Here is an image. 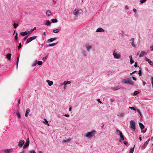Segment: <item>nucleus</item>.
<instances>
[{
    "label": "nucleus",
    "instance_id": "53",
    "mask_svg": "<svg viewBox=\"0 0 153 153\" xmlns=\"http://www.w3.org/2000/svg\"><path fill=\"white\" fill-rule=\"evenodd\" d=\"M137 62H135V64H134V66L135 67H137Z\"/></svg>",
    "mask_w": 153,
    "mask_h": 153
},
{
    "label": "nucleus",
    "instance_id": "45",
    "mask_svg": "<svg viewBox=\"0 0 153 153\" xmlns=\"http://www.w3.org/2000/svg\"><path fill=\"white\" fill-rule=\"evenodd\" d=\"M147 0H140V2L141 3L143 4L146 2Z\"/></svg>",
    "mask_w": 153,
    "mask_h": 153
},
{
    "label": "nucleus",
    "instance_id": "35",
    "mask_svg": "<svg viewBox=\"0 0 153 153\" xmlns=\"http://www.w3.org/2000/svg\"><path fill=\"white\" fill-rule=\"evenodd\" d=\"M139 69H140L139 70L138 74H139V76H140L142 75L141 68L140 67Z\"/></svg>",
    "mask_w": 153,
    "mask_h": 153
},
{
    "label": "nucleus",
    "instance_id": "4",
    "mask_svg": "<svg viewBox=\"0 0 153 153\" xmlns=\"http://www.w3.org/2000/svg\"><path fill=\"white\" fill-rule=\"evenodd\" d=\"M130 127L134 131H135V122L133 120H131L130 122Z\"/></svg>",
    "mask_w": 153,
    "mask_h": 153
},
{
    "label": "nucleus",
    "instance_id": "29",
    "mask_svg": "<svg viewBox=\"0 0 153 153\" xmlns=\"http://www.w3.org/2000/svg\"><path fill=\"white\" fill-rule=\"evenodd\" d=\"M16 114L17 115V116L19 118H20L21 115H20L19 112V111H17L16 113Z\"/></svg>",
    "mask_w": 153,
    "mask_h": 153
},
{
    "label": "nucleus",
    "instance_id": "41",
    "mask_svg": "<svg viewBox=\"0 0 153 153\" xmlns=\"http://www.w3.org/2000/svg\"><path fill=\"white\" fill-rule=\"evenodd\" d=\"M118 116L120 117H123L124 116V114L123 113H121L119 115H118Z\"/></svg>",
    "mask_w": 153,
    "mask_h": 153
},
{
    "label": "nucleus",
    "instance_id": "27",
    "mask_svg": "<svg viewBox=\"0 0 153 153\" xmlns=\"http://www.w3.org/2000/svg\"><path fill=\"white\" fill-rule=\"evenodd\" d=\"M134 146H135V145L132 148H131L130 149V151H129V153H133L134 150Z\"/></svg>",
    "mask_w": 153,
    "mask_h": 153
},
{
    "label": "nucleus",
    "instance_id": "59",
    "mask_svg": "<svg viewBox=\"0 0 153 153\" xmlns=\"http://www.w3.org/2000/svg\"><path fill=\"white\" fill-rule=\"evenodd\" d=\"M136 72V71H135L133 72L132 73H130V74L131 75L132 74H134Z\"/></svg>",
    "mask_w": 153,
    "mask_h": 153
},
{
    "label": "nucleus",
    "instance_id": "54",
    "mask_svg": "<svg viewBox=\"0 0 153 153\" xmlns=\"http://www.w3.org/2000/svg\"><path fill=\"white\" fill-rule=\"evenodd\" d=\"M97 101L99 102L100 103H102V102L100 101V99H98L97 100Z\"/></svg>",
    "mask_w": 153,
    "mask_h": 153
},
{
    "label": "nucleus",
    "instance_id": "8",
    "mask_svg": "<svg viewBox=\"0 0 153 153\" xmlns=\"http://www.w3.org/2000/svg\"><path fill=\"white\" fill-rule=\"evenodd\" d=\"M12 149H8L4 150L3 151L4 153H10L13 152Z\"/></svg>",
    "mask_w": 153,
    "mask_h": 153
},
{
    "label": "nucleus",
    "instance_id": "2",
    "mask_svg": "<svg viewBox=\"0 0 153 153\" xmlns=\"http://www.w3.org/2000/svg\"><path fill=\"white\" fill-rule=\"evenodd\" d=\"M117 134L120 136V139L119 140L120 142L124 140V136L123 134L122 133L119 129H117L116 131Z\"/></svg>",
    "mask_w": 153,
    "mask_h": 153
},
{
    "label": "nucleus",
    "instance_id": "52",
    "mask_svg": "<svg viewBox=\"0 0 153 153\" xmlns=\"http://www.w3.org/2000/svg\"><path fill=\"white\" fill-rule=\"evenodd\" d=\"M30 153H36V152L34 150H31V151H30Z\"/></svg>",
    "mask_w": 153,
    "mask_h": 153
},
{
    "label": "nucleus",
    "instance_id": "22",
    "mask_svg": "<svg viewBox=\"0 0 153 153\" xmlns=\"http://www.w3.org/2000/svg\"><path fill=\"white\" fill-rule=\"evenodd\" d=\"M146 52L145 51H141V53L139 55V57H142L146 53Z\"/></svg>",
    "mask_w": 153,
    "mask_h": 153
},
{
    "label": "nucleus",
    "instance_id": "13",
    "mask_svg": "<svg viewBox=\"0 0 153 153\" xmlns=\"http://www.w3.org/2000/svg\"><path fill=\"white\" fill-rule=\"evenodd\" d=\"M12 54L10 53H8L6 55V58L9 60H11V58Z\"/></svg>",
    "mask_w": 153,
    "mask_h": 153
},
{
    "label": "nucleus",
    "instance_id": "14",
    "mask_svg": "<svg viewBox=\"0 0 153 153\" xmlns=\"http://www.w3.org/2000/svg\"><path fill=\"white\" fill-rule=\"evenodd\" d=\"M46 82L48 83V85L49 86H51L52 85H53V82H52V81H51L49 80H46Z\"/></svg>",
    "mask_w": 153,
    "mask_h": 153
},
{
    "label": "nucleus",
    "instance_id": "21",
    "mask_svg": "<svg viewBox=\"0 0 153 153\" xmlns=\"http://www.w3.org/2000/svg\"><path fill=\"white\" fill-rule=\"evenodd\" d=\"M139 124L140 128L141 130L143 129L144 128V126L142 123H139Z\"/></svg>",
    "mask_w": 153,
    "mask_h": 153
},
{
    "label": "nucleus",
    "instance_id": "1",
    "mask_svg": "<svg viewBox=\"0 0 153 153\" xmlns=\"http://www.w3.org/2000/svg\"><path fill=\"white\" fill-rule=\"evenodd\" d=\"M122 82L131 85H133L134 84L133 82L130 78H127V79H123L122 81Z\"/></svg>",
    "mask_w": 153,
    "mask_h": 153
},
{
    "label": "nucleus",
    "instance_id": "31",
    "mask_svg": "<svg viewBox=\"0 0 153 153\" xmlns=\"http://www.w3.org/2000/svg\"><path fill=\"white\" fill-rule=\"evenodd\" d=\"M59 30L58 29H54L53 30V32L55 33H57L59 32Z\"/></svg>",
    "mask_w": 153,
    "mask_h": 153
},
{
    "label": "nucleus",
    "instance_id": "9",
    "mask_svg": "<svg viewBox=\"0 0 153 153\" xmlns=\"http://www.w3.org/2000/svg\"><path fill=\"white\" fill-rule=\"evenodd\" d=\"M145 59L146 61H147L150 65L153 66V62L151 61L147 57H145Z\"/></svg>",
    "mask_w": 153,
    "mask_h": 153
},
{
    "label": "nucleus",
    "instance_id": "55",
    "mask_svg": "<svg viewBox=\"0 0 153 153\" xmlns=\"http://www.w3.org/2000/svg\"><path fill=\"white\" fill-rule=\"evenodd\" d=\"M150 50L151 51H153V45L150 47Z\"/></svg>",
    "mask_w": 153,
    "mask_h": 153
},
{
    "label": "nucleus",
    "instance_id": "51",
    "mask_svg": "<svg viewBox=\"0 0 153 153\" xmlns=\"http://www.w3.org/2000/svg\"><path fill=\"white\" fill-rule=\"evenodd\" d=\"M130 64H132L134 62V61L132 59L130 60Z\"/></svg>",
    "mask_w": 153,
    "mask_h": 153
},
{
    "label": "nucleus",
    "instance_id": "58",
    "mask_svg": "<svg viewBox=\"0 0 153 153\" xmlns=\"http://www.w3.org/2000/svg\"><path fill=\"white\" fill-rule=\"evenodd\" d=\"M129 58L130 60L132 59V56L131 55H130L129 56Z\"/></svg>",
    "mask_w": 153,
    "mask_h": 153
},
{
    "label": "nucleus",
    "instance_id": "18",
    "mask_svg": "<svg viewBox=\"0 0 153 153\" xmlns=\"http://www.w3.org/2000/svg\"><path fill=\"white\" fill-rule=\"evenodd\" d=\"M30 112V109L27 108L26 111V114H25V117H27L28 116V115L29 114V113Z\"/></svg>",
    "mask_w": 153,
    "mask_h": 153
},
{
    "label": "nucleus",
    "instance_id": "60",
    "mask_svg": "<svg viewBox=\"0 0 153 153\" xmlns=\"http://www.w3.org/2000/svg\"><path fill=\"white\" fill-rule=\"evenodd\" d=\"M133 11L134 12H135V13H136V11H137V10H136V9H135V8H134V9H133Z\"/></svg>",
    "mask_w": 153,
    "mask_h": 153
},
{
    "label": "nucleus",
    "instance_id": "37",
    "mask_svg": "<svg viewBox=\"0 0 153 153\" xmlns=\"http://www.w3.org/2000/svg\"><path fill=\"white\" fill-rule=\"evenodd\" d=\"M71 139L70 138L68 139L67 140H64L62 141L63 143H66L68 141H70Z\"/></svg>",
    "mask_w": 153,
    "mask_h": 153
},
{
    "label": "nucleus",
    "instance_id": "49",
    "mask_svg": "<svg viewBox=\"0 0 153 153\" xmlns=\"http://www.w3.org/2000/svg\"><path fill=\"white\" fill-rule=\"evenodd\" d=\"M151 83L152 85V87L153 88V77H151Z\"/></svg>",
    "mask_w": 153,
    "mask_h": 153
},
{
    "label": "nucleus",
    "instance_id": "5",
    "mask_svg": "<svg viewBox=\"0 0 153 153\" xmlns=\"http://www.w3.org/2000/svg\"><path fill=\"white\" fill-rule=\"evenodd\" d=\"M113 54L114 57L116 59H119L121 57L120 54L116 52L115 51H114Z\"/></svg>",
    "mask_w": 153,
    "mask_h": 153
},
{
    "label": "nucleus",
    "instance_id": "12",
    "mask_svg": "<svg viewBox=\"0 0 153 153\" xmlns=\"http://www.w3.org/2000/svg\"><path fill=\"white\" fill-rule=\"evenodd\" d=\"M27 30H26L25 32H21L20 33V34L22 36H25L28 34Z\"/></svg>",
    "mask_w": 153,
    "mask_h": 153
},
{
    "label": "nucleus",
    "instance_id": "20",
    "mask_svg": "<svg viewBox=\"0 0 153 153\" xmlns=\"http://www.w3.org/2000/svg\"><path fill=\"white\" fill-rule=\"evenodd\" d=\"M120 88V86L119 85H118V86H117L116 87H114V88L112 87L111 88V89L113 90L116 91V90H117L119 89Z\"/></svg>",
    "mask_w": 153,
    "mask_h": 153
},
{
    "label": "nucleus",
    "instance_id": "32",
    "mask_svg": "<svg viewBox=\"0 0 153 153\" xmlns=\"http://www.w3.org/2000/svg\"><path fill=\"white\" fill-rule=\"evenodd\" d=\"M51 22L52 23H57L58 22L57 20L56 19H52Z\"/></svg>",
    "mask_w": 153,
    "mask_h": 153
},
{
    "label": "nucleus",
    "instance_id": "39",
    "mask_svg": "<svg viewBox=\"0 0 153 153\" xmlns=\"http://www.w3.org/2000/svg\"><path fill=\"white\" fill-rule=\"evenodd\" d=\"M34 31V29H31L30 31L27 30V32H28V34H30L32 32Z\"/></svg>",
    "mask_w": 153,
    "mask_h": 153
},
{
    "label": "nucleus",
    "instance_id": "42",
    "mask_svg": "<svg viewBox=\"0 0 153 153\" xmlns=\"http://www.w3.org/2000/svg\"><path fill=\"white\" fill-rule=\"evenodd\" d=\"M48 57V56H45V57H43L42 58V60H43V61L44 62L46 60V59H47Z\"/></svg>",
    "mask_w": 153,
    "mask_h": 153
},
{
    "label": "nucleus",
    "instance_id": "48",
    "mask_svg": "<svg viewBox=\"0 0 153 153\" xmlns=\"http://www.w3.org/2000/svg\"><path fill=\"white\" fill-rule=\"evenodd\" d=\"M129 108L131 109V110H132L133 111H135L136 109H135L133 107H129Z\"/></svg>",
    "mask_w": 153,
    "mask_h": 153
},
{
    "label": "nucleus",
    "instance_id": "6",
    "mask_svg": "<svg viewBox=\"0 0 153 153\" xmlns=\"http://www.w3.org/2000/svg\"><path fill=\"white\" fill-rule=\"evenodd\" d=\"M29 138H27L26 139L25 143L24 145L23 148L24 149H25L27 148L29 145Z\"/></svg>",
    "mask_w": 153,
    "mask_h": 153
},
{
    "label": "nucleus",
    "instance_id": "33",
    "mask_svg": "<svg viewBox=\"0 0 153 153\" xmlns=\"http://www.w3.org/2000/svg\"><path fill=\"white\" fill-rule=\"evenodd\" d=\"M79 12V10L76 11V10H75L74 11V15L76 16L77 13Z\"/></svg>",
    "mask_w": 153,
    "mask_h": 153
},
{
    "label": "nucleus",
    "instance_id": "30",
    "mask_svg": "<svg viewBox=\"0 0 153 153\" xmlns=\"http://www.w3.org/2000/svg\"><path fill=\"white\" fill-rule=\"evenodd\" d=\"M19 55L17 57V60H16V67H17V68L18 67V63H19Z\"/></svg>",
    "mask_w": 153,
    "mask_h": 153
},
{
    "label": "nucleus",
    "instance_id": "34",
    "mask_svg": "<svg viewBox=\"0 0 153 153\" xmlns=\"http://www.w3.org/2000/svg\"><path fill=\"white\" fill-rule=\"evenodd\" d=\"M37 61L35 60V62H34L32 64V67H34V66H35L37 64Z\"/></svg>",
    "mask_w": 153,
    "mask_h": 153
},
{
    "label": "nucleus",
    "instance_id": "63",
    "mask_svg": "<svg viewBox=\"0 0 153 153\" xmlns=\"http://www.w3.org/2000/svg\"><path fill=\"white\" fill-rule=\"evenodd\" d=\"M124 144L126 145L128 144V143L127 142L124 141Z\"/></svg>",
    "mask_w": 153,
    "mask_h": 153
},
{
    "label": "nucleus",
    "instance_id": "46",
    "mask_svg": "<svg viewBox=\"0 0 153 153\" xmlns=\"http://www.w3.org/2000/svg\"><path fill=\"white\" fill-rule=\"evenodd\" d=\"M22 47V45H21V43H20L19 44V46H18V49L19 50V49L20 48H21Z\"/></svg>",
    "mask_w": 153,
    "mask_h": 153
},
{
    "label": "nucleus",
    "instance_id": "3",
    "mask_svg": "<svg viewBox=\"0 0 153 153\" xmlns=\"http://www.w3.org/2000/svg\"><path fill=\"white\" fill-rule=\"evenodd\" d=\"M95 132V130H93L91 132H88L85 136L88 138H91L94 135Z\"/></svg>",
    "mask_w": 153,
    "mask_h": 153
},
{
    "label": "nucleus",
    "instance_id": "11",
    "mask_svg": "<svg viewBox=\"0 0 153 153\" xmlns=\"http://www.w3.org/2000/svg\"><path fill=\"white\" fill-rule=\"evenodd\" d=\"M71 81H65L63 83L61 84V85H66L68 84H69L71 83Z\"/></svg>",
    "mask_w": 153,
    "mask_h": 153
},
{
    "label": "nucleus",
    "instance_id": "50",
    "mask_svg": "<svg viewBox=\"0 0 153 153\" xmlns=\"http://www.w3.org/2000/svg\"><path fill=\"white\" fill-rule=\"evenodd\" d=\"M137 112L140 114V115L141 116H142V114H141V112H140V110H139L138 109H137Z\"/></svg>",
    "mask_w": 153,
    "mask_h": 153
},
{
    "label": "nucleus",
    "instance_id": "40",
    "mask_svg": "<svg viewBox=\"0 0 153 153\" xmlns=\"http://www.w3.org/2000/svg\"><path fill=\"white\" fill-rule=\"evenodd\" d=\"M19 25L15 23L13 24V27L15 28H16Z\"/></svg>",
    "mask_w": 153,
    "mask_h": 153
},
{
    "label": "nucleus",
    "instance_id": "16",
    "mask_svg": "<svg viewBox=\"0 0 153 153\" xmlns=\"http://www.w3.org/2000/svg\"><path fill=\"white\" fill-rule=\"evenodd\" d=\"M104 31V29H103L102 28L100 27L99 28H97V29L96 32H103Z\"/></svg>",
    "mask_w": 153,
    "mask_h": 153
},
{
    "label": "nucleus",
    "instance_id": "64",
    "mask_svg": "<svg viewBox=\"0 0 153 153\" xmlns=\"http://www.w3.org/2000/svg\"><path fill=\"white\" fill-rule=\"evenodd\" d=\"M71 110H72V108L71 107H70V108H69V111H71Z\"/></svg>",
    "mask_w": 153,
    "mask_h": 153
},
{
    "label": "nucleus",
    "instance_id": "7",
    "mask_svg": "<svg viewBox=\"0 0 153 153\" xmlns=\"http://www.w3.org/2000/svg\"><path fill=\"white\" fill-rule=\"evenodd\" d=\"M25 141L24 140H21L18 144V146L20 148L21 147L24 143Z\"/></svg>",
    "mask_w": 153,
    "mask_h": 153
},
{
    "label": "nucleus",
    "instance_id": "43",
    "mask_svg": "<svg viewBox=\"0 0 153 153\" xmlns=\"http://www.w3.org/2000/svg\"><path fill=\"white\" fill-rule=\"evenodd\" d=\"M139 93V92L137 91H135L134 92V95L138 94Z\"/></svg>",
    "mask_w": 153,
    "mask_h": 153
},
{
    "label": "nucleus",
    "instance_id": "56",
    "mask_svg": "<svg viewBox=\"0 0 153 153\" xmlns=\"http://www.w3.org/2000/svg\"><path fill=\"white\" fill-rule=\"evenodd\" d=\"M27 38H28V36H26L24 38L23 40L25 41V40H26V39H27Z\"/></svg>",
    "mask_w": 153,
    "mask_h": 153
},
{
    "label": "nucleus",
    "instance_id": "17",
    "mask_svg": "<svg viewBox=\"0 0 153 153\" xmlns=\"http://www.w3.org/2000/svg\"><path fill=\"white\" fill-rule=\"evenodd\" d=\"M56 39V38H51L50 39H48L47 41V42H51L55 40Z\"/></svg>",
    "mask_w": 153,
    "mask_h": 153
},
{
    "label": "nucleus",
    "instance_id": "28",
    "mask_svg": "<svg viewBox=\"0 0 153 153\" xmlns=\"http://www.w3.org/2000/svg\"><path fill=\"white\" fill-rule=\"evenodd\" d=\"M57 43H58V42H57L55 43H52V44H49V45H48V46H49V47H53V46H54L55 45H56V44H57Z\"/></svg>",
    "mask_w": 153,
    "mask_h": 153
},
{
    "label": "nucleus",
    "instance_id": "25",
    "mask_svg": "<svg viewBox=\"0 0 153 153\" xmlns=\"http://www.w3.org/2000/svg\"><path fill=\"white\" fill-rule=\"evenodd\" d=\"M45 25L48 26H50L51 25L50 22L48 20H46V21Z\"/></svg>",
    "mask_w": 153,
    "mask_h": 153
},
{
    "label": "nucleus",
    "instance_id": "62",
    "mask_svg": "<svg viewBox=\"0 0 153 153\" xmlns=\"http://www.w3.org/2000/svg\"><path fill=\"white\" fill-rule=\"evenodd\" d=\"M20 103V100L19 99L18 100V105H19Z\"/></svg>",
    "mask_w": 153,
    "mask_h": 153
},
{
    "label": "nucleus",
    "instance_id": "26",
    "mask_svg": "<svg viewBox=\"0 0 153 153\" xmlns=\"http://www.w3.org/2000/svg\"><path fill=\"white\" fill-rule=\"evenodd\" d=\"M32 40H31L30 38V37L29 38L27 39V40L26 42L25 43L26 44H27L29 43L30 42H31Z\"/></svg>",
    "mask_w": 153,
    "mask_h": 153
},
{
    "label": "nucleus",
    "instance_id": "15",
    "mask_svg": "<svg viewBox=\"0 0 153 153\" xmlns=\"http://www.w3.org/2000/svg\"><path fill=\"white\" fill-rule=\"evenodd\" d=\"M134 39L133 38H132L131 39L130 41H131V44L132 45V46H133L134 47H135V45L134 43Z\"/></svg>",
    "mask_w": 153,
    "mask_h": 153
},
{
    "label": "nucleus",
    "instance_id": "10",
    "mask_svg": "<svg viewBox=\"0 0 153 153\" xmlns=\"http://www.w3.org/2000/svg\"><path fill=\"white\" fill-rule=\"evenodd\" d=\"M150 139H149L148 140L146 141L144 144L143 145V146L142 147V148L143 149H144L146 147V146L149 143V141L150 140Z\"/></svg>",
    "mask_w": 153,
    "mask_h": 153
},
{
    "label": "nucleus",
    "instance_id": "23",
    "mask_svg": "<svg viewBox=\"0 0 153 153\" xmlns=\"http://www.w3.org/2000/svg\"><path fill=\"white\" fill-rule=\"evenodd\" d=\"M45 121H43V123L46 125H47L48 126H50V124L48 123V121L46 120V119H45Z\"/></svg>",
    "mask_w": 153,
    "mask_h": 153
},
{
    "label": "nucleus",
    "instance_id": "24",
    "mask_svg": "<svg viewBox=\"0 0 153 153\" xmlns=\"http://www.w3.org/2000/svg\"><path fill=\"white\" fill-rule=\"evenodd\" d=\"M51 12L49 10H48L46 12V14L48 16H50L51 15Z\"/></svg>",
    "mask_w": 153,
    "mask_h": 153
},
{
    "label": "nucleus",
    "instance_id": "36",
    "mask_svg": "<svg viewBox=\"0 0 153 153\" xmlns=\"http://www.w3.org/2000/svg\"><path fill=\"white\" fill-rule=\"evenodd\" d=\"M15 40L18 41V34L17 33H16V35L14 37Z\"/></svg>",
    "mask_w": 153,
    "mask_h": 153
},
{
    "label": "nucleus",
    "instance_id": "19",
    "mask_svg": "<svg viewBox=\"0 0 153 153\" xmlns=\"http://www.w3.org/2000/svg\"><path fill=\"white\" fill-rule=\"evenodd\" d=\"M85 47L86 48L88 51H89L90 50L91 48V46L89 45H88L86 44L85 45Z\"/></svg>",
    "mask_w": 153,
    "mask_h": 153
},
{
    "label": "nucleus",
    "instance_id": "57",
    "mask_svg": "<svg viewBox=\"0 0 153 153\" xmlns=\"http://www.w3.org/2000/svg\"><path fill=\"white\" fill-rule=\"evenodd\" d=\"M64 116H65L66 117H69V115L68 114H64L63 115Z\"/></svg>",
    "mask_w": 153,
    "mask_h": 153
},
{
    "label": "nucleus",
    "instance_id": "38",
    "mask_svg": "<svg viewBox=\"0 0 153 153\" xmlns=\"http://www.w3.org/2000/svg\"><path fill=\"white\" fill-rule=\"evenodd\" d=\"M37 63L39 65H41L43 63L41 61H39L38 62L37 61Z\"/></svg>",
    "mask_w": 153,
    "mask_h": 153
},
{
    "label": "nucleus",
    "instance_id": "61",
    "mask_svg": "<svg viewBox=\"0 0 153 153\" xmlns=\"http://www.w3.org/2000/svg\"><path fill=\"white\" fill-rule=\"evenodd\" d=\"M132 79H133L134 80H135V81H136V80H137L136 78L135 77H133H133H132Z\"/></svg>",
    "mask_w": 153,
    "mask_h": 153
},
{
    "label": "nucleus",
    "instance_id": "47",
    "mask_svg": "<svg viewBox=\"0 0 153 153\" xmlns=\"http://www.w3.org/2000/svg\"><path fill=\"white\" fill-rule=\"evenodd\" d=\"M82 53L84 56H87L86 52L85 51H82Z\"/></svg>",
    "mask_w": 153,
    "mask_h": 153
},
{
    "label": "nucleus",
    "instance_id": "44",
    "mask_svg": "<svg viewBox=\"0 0 153 153\" xmlns=\"http://www.w3.org/2000/svg\"><path fill=\"white\" fill-rule=\"evenodd\" d=\"M37 37V36H33L31 37H30V38L31 39V40L32 41L33 40L35 39Z\"/></svg>",
    "mask_w": 153,
    "mask_h": 153
}]
</instances>
